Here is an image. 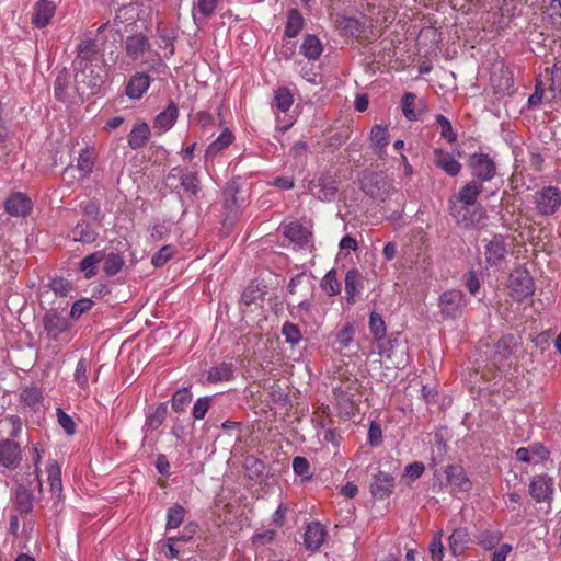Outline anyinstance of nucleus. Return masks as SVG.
Segmentation results:
<instances>
[{"label":"nucleus","mask_w":561,"mask_h":561,"mask_svg":"<svg viewBox=\"0 0 561 561\" xmlns=\"http://www.w3.org/2000/svg\"><path fill=\"white\" fill-rule=\"evenodd\" d=\"M516 344L515 337L511 334L502 336L495 344L493 348V354L491 356V360L494 366L500 367L504 364L514 352Z\"/></svg>","instance_id":"obj_20"},{"label":"nucleus","mask_w":561,"mask_h":561,"mask_svg":"<svg viewBox=\"0 0 561 561\" xmlns=\"http://www.w3.org/2000/svg\"><path fill=\"white\" fill-rule=\"evenodd\" d=\"M22 460L20 444L11 438L0 440V463L8 469H15Z\"/></svg>","instance_id":"obj_11"},{"label":"nucleus","mask_w":561,"mask_h":561,"mask_svg":"<svg viewBox=\"0 0 561 561\" xmlns=\"http://www.w3.org/2000/svg\"><path fill=\"white\" fill-rule=\"evenodd\" d=\"M151 84V78L146 72H136L128 80L125 93L129 99L138 100L147 92Z\"/></svg>","instance_id":"obj_19"},{"label":"nucleus","mask_w":561,"mask_h":561,"mask_svg":"<svg viewBox=\"0 0 561 561\" xmlns=\"http://www.w3.org/2000/svg\"><path fill=\"white\" fill-rule=\"evenodd\" d=\"M434 164L449 176H456L461 171V163L454 156L440 148L433 151Z\"/></svg>","instance_id":"obj_17"},{"label":"nucleus","mask_w":561,"mask_h":561,"mask_svg":"<svg viewBox=\"0 0 561 561\" xmlns=\"http://www.w3.org/2000/svg\"><path fill=\"white\" fill-rule=\"evenodd\" d=\"M283 233L287 239L299 247H304L309 242L310 232L297 221L286 225Z\"/></svg>","instance_id":"obj_32"},{"label":"nucleus","mask_w":561,"mask_h":561,"mask_svg":"<svg viewBox=\"0 0 561 561\" xmlns=\"http://www.w3.org/2000/svg\"><path fill=\"white\" fill-rule=\"evenodd\" d=\"M369 330L374 341H381L386 336V323L381 316L377 312H371L369 317Z\"/></svg>","instance_id":"obj_46"},{"label":"nucleus","mask_w":561,"mask_h":561,"mask_svg":"<svg viewBox=\"0 0 561 561\" xmlns=\"http://www.w3.org/2000/svg\"><path fill=\"white\" fill-rule=\"evenodd\" d=\"M401 106L403 115L409 121H416L426 110L425 101L417 100L416 95L412 92L404 93L401 100Z\"/></svg>","instance_id":"obj_22"},{"label":"nucleus","mask_w":561,"mask_h":561,"mask_svg":"<svg viewBox=\"0 0 561 561\" xmlns=\"http://www.w3.org/2000/svg\"><path fill=\"white\" fill-rule=\"evenodd\" d=\"M282 334L285 337V342L291 346H296L302 340V333L299 327L293 322L286 321L282 327Z\"/></svg>","instance_id":"obj_47"},{"label":"nucleus","mask_w":561,"mask_h":561,"mask_svg":"<svg viewBox=\"0 0 561 561\" xmlns=\"http://www.w3.org/2000/svg\"><path fill=\"white\" fill-rule=\"evenodd\" d=\"M34 496L31 490L25 486H19L15 490L13 505L20 514H30L34 507Z\"/></svg>","instance_id":"obj_29"},{"label":"nucleus","mask_w":561,"mask_h":561,"mask_svg":"<svg viewBox=\"0 0 561 561\" xmlns=\"http://www.w3.org/2000/svg\"><path fill=\"white\" fill-rule=\"evenodd\" d=\"M430 552L433 561H442L444 556V547L442 543V533L436 534L431 543H430Z\"/></svg>","instance_id":"obj_60"},{"label":"nucleus","mask_w":561,"mask_h":561,"mask_svg":"<svg viewBox=\"0 0 561 561\" xmlns=\"http://www.w3.org/2000/svg\"><path fill=\"white\" fill-rule=\"evenodd\" d=\"M466 305L465 294L457 289L444 291L438 299V306L444 318H458Z\"/></svg>","instance_id":"obj_8"},{"label":"nucleus","mask_w":561,"mask_h":561,"mask_svg":"<svg viewBox=\"0 0 561 561\" xmlns=\"http://www.w3.org/2000/svg\"><path fill=\"white\" fill-rule=\"evenodd\" d=\"M217 4L218 0H195L192 12L195 23L205 22L214 14Z\"/></svg>","instance_id":"obj_34"},{"label":"nucleus","mask_w":561,"mask_h":561,"mask_svg":"<svg viewBox=\"0 0 561 561\" xmlns=\"http://www.w3.org/2000/svg\"><path fill=\"white\" fill-rule=\"evenodd\" d=\"M533 203L540 216H554L561 207V190L553 185L543 186L534 193Z\"/></svg>","instance_id":"obj_3"},{"label":"nucleus","mask_w":561,"mask_h":561,"mask_svg":"<svg viewBox=\"0 0 561 561\" xmlns=\"http://www.w3.org/2000/svg\"><path fill=\"white\" fill-rule=\"evenodd\" d=\"M211 398H198L192 409V415L195 420H203L210 408Z\"/></svg>","instance_id":"obj_53"},{"label":"nucleus","mask_w":561,"mask_h":561,"mask_svg":"<svg viewBox=\"0 0 561 561\" xmlns=\"http://www.w3.org/2000/svg\"><path fill=\"white\" fill-rule=\"evenodd\" d=\"M300 53L308 60H318L323 53V45L318 36L307 34L301 43Z\"/></svg>","instance_id":"obj_30"},{"label":"nucleus","mask_w":561,"mask_h":561,"mask_svg":"<svg viewBox=\"0 0 561 561\" xmlns=\"http://www.w3.org/2000/svg\"><path fill=\"white\" fill-rule=\"evenodd\" d=\"M20 398L27 407L34 408L41 403L43 396L37 386H31L21 391Z\"/></svg>","instance_id":"obj_49"},{"label":"nucleus","mask_w":561,"mask_h":561,"mask_svg":"<svg viewBox=\"0 0 561 561\" xmlns=\"http://www.w3.org/2000/svg\"><path fill=\"white\" fill-rule=\"evenodd\" d=\"M151 48L149 38L142 33L127 36L124 42L126 56L133 61L140 59Z\"/></svg>","instance_id":"obj_14"},{"label":"nucleus","mask_w":561,"mask_h":561,"mask_svg":"<svg viewBox=\"0 0 561 561\" xmlns=\"http://www.w3.org/2000/svg\"><path fill=\"white\" fill-rule=\"evenodd\" d=\"M363 288V277L358 270L352 268L347 271L345 275V293L346 300L348 304L353 305L356 301V296L359 294Z\"/></svg>","instance_id":"obj_27"},{"label":"nucleus","mask_w":561,"mask_h":561,"mask_svg":"<svg viewBox=\"0 0 561 561\" xmlns=\"http://www.w3.org/2000/svg\"><path fill=\"white\" fill-rule=\"evenodd\" d=\"M507 249L502 236H495L485 247V259L490 265L501 264L506 255Z\"/></svg>","instance_id":"obj_24"},{"label":"nucleus","mask_w":561,"mask_h":561,"mask_svg":"<svg viewBox=\"0 0 561 561\" xmlns=\"http://www.w3.org/2000/svg\"><path fill=\"white\" fill-rule=\"evenodd\" d=\"M381 442H382L381 427L377 422L373 421L370 423L369 430H368V443L370 444V446L377 447L381 444Z\"/></svg>","instance_id":"obj_61"},{"label":"nucleus","mask_w":561,"mask_h":561,"mask_svg":"<svg viewBox=\"0 0 561 561\" xmlns=\"http://www.w3.org/2000/svg\"><path fill=\"white\" fill-rule=\"evenodd\" d=\"M234 379V365L232 363L222 362L211 366L207 371V381L210 383H219L231 381Z\"/></svg>","instance_id":"obj_26"},{"label":"nucleus","mask_w":561,"mask_h":561,"mask_svg":"<svg viewBox=\"0 0 561 561\" xmlns=\"http://www.w3.org/2000/svg\"><path fill=\"white\" fill-rule=\"evenodd\" d=\"M355 329L353 324H345L336 334V343L340 351L348 348L354 341Z\"/></svg>","instance_id":"obj_50"},{"label":"nucleus","mask_w":561,"mask_h":561,"mask_svg":"<svg viewBox=\"0 0 561 561\" xmlns=\"http://www.w3.org/2000/svg\"><path fill=\"white\" fill-rule=\"evenodd\" d=\"M150 138V129L146 123L136 124L128 134V146L131 149L142 148Z\"/></svg>","instance_id":"obj_33"},{"label":"nucleus","mask_w":561,"mask_h":561,"mask_svg":"<svg viewBox=\"0 0 561 561\" xmlns=\"http://www.w3.org/2000/svg\"><path fill=\"white\" fill-rule=\"evenodd\" d=\"M363 191L373 198L383 201L393 190L392 185L380 174H371L362 183Z\"/></svg>","instance_id":"obj_13"},{"label":"nucleus","mask_w":561,"mask_h":561,"mask_svg":"<svg viewBox=\"0 0 561 561\" xmlns=\"http://www.w3.org/2000/svg\"><path fill=\"white\" fill-rule=\"evenodd\" d=\"M550 23L561 31V0H551L547 7Z\"/></svg>","instance_id":"obj_52"},{"label":"nucleus","mask_w":561,"mask_h":561,"mask_svg":"<svg viewBox=\"0 0 561 561\" xmlns=\"http://www.w3.org/2000/svg\"><path fill=\"white\" fill-rule=\"evenodd\" d=\"M104 259V251H95L85 257H83L79 264V270L84 274L87 279L92 278L96 275L98 264Z\"/></svg>","instance_id":"obj_35"},{"label":"nucleus","mask_w":561,"mask_h":561,"mask_svg":"<svg viewBox=\"0 0 561 561\" xmlns=\"http://www.w3.org/2000/svg\"><path fill=\"white\" fill-rule=\"evenodd\" d=\"M435 119L440 127V136L444 139H446L449 144L456 142L457 134L454 131L449 119L442 114L436 115Z\"/></svg>","instance_id":"obj_51"},{"label":"nucleus","mask_w":561,"mask_h":561,"mask_svg":"<svg viewBox=\"0 0 561 561\" xmlns=\"http://www.w3.org/2000/svg\"><path fill=\"white\" fill-rule=\"evenodd\" d=\"M394 489V479L387 472H378L374 477L370 490L374 497L383 500L390 496Z\"/></svg>","instance_id":"obj_21"},{"label":"nucleus","mask_w":561,"mask_h":561,"mask_svg":"<svg viewBox=\"0 0 561 561\" xmlns=\"http://www.w3.org/2000/svg\"><path fill=\"white\" fill-rule=\"evenodd\" d=\"M32 208L31 198L21 192L12 193L4 202L5 211L13 217H25Z\"/></svg>","instance_id":"obj_12"},{"label":"nucleus","mask_w":561,"mask_h":561,"mask_svg":"<svg viewBox=\"0 0 561 561\" xmlns=\"http://www.w3.org/2000/svg\"><path fill=\"white\" fill-rule=\"evenodd\" d=\"M178 116L179 110L176 104L170 102L169 105L156 116L153 127L167 131L173 127Z\"/></svg>","instance_id":"obj_28"},{"label":"nucleus","mask_w":561,"mask_h":561,"mask_svg":"<svg viewBox=\"0 0 561 561\" xmlns=\"http://www.w3.org/2000/svg\"><path fill=\"white\" fill-rule=\"evenodd\" d=\"M551 85L550 90L553 93H561V60L557 61L551 70Z\"/></svg>","instance_id":"obj_63"},{"label":"nucleus","mask_w":561,"mask_h":561,"mask_svg":"<svg viewBox=\"0 0 561 561\" xmlns=\"http://www.w3.org/2000/svg\"><path fill=\"white\" fill-rule=\"evenodd\" d=\"M103 262V270L107 276L116 275L125 264L124 259L119 254L113 252L108 254L104 253Z\"/></svg>","instance_id":"obj_44"},{"label":"nucleus","mask_w":561,"mask_h":561,"mask_svg":"<svg viewBox=\"0 0 561 561\" xmlns=\"http://www.w3.org/2000/svg\"><path fill=\"white\" fill-rule=\"evenodd\" d=\"M333 396L340 419L348 421L354 417L358 407L353 398V393L341 387H336L333 389Z\"/></svg>","instance_id":"obj_10"},{"label":"nucleus","mask_w":561,"mask_h":561,"mask_svg":"<svg viewBox=\"0 0 561 561\" xmlns=\"http://www.w3.org/2000/svg\"><path fill=\"white\" fill-rule=\"evenodd\" d=\"M192 399L193 394L190 389L185 387L181 388L173 393L171 398V407L175 412L181 413L191 403Z\"/></svg>","instance_id":"obj_41"},{"label":"nucleus","mask_w":561,"mask_h":561,"mask_svg":"<svg viewBox=\"0 0 561 561\" xmlns=\"http://www.w3.org/2000/svg\"><path fill=\"white\" fill-rule=\"evenodd\" d=\"M327 537L324 527L319 522L309 523L304 534V543L307 550L316 552L323 545Z\"/></svg>","instance_id":"obj_16"},{"label":"nucleus","mask_w":561,"mask_h":561,"mask_svg":"<svg viewBox=\"0 0 561 561\" xmlns=\"http://www.w3.org/2000/svg\"><path fill=\"white\" fill-rule=\"evenodd\" d=\"M445 473L453 492H467L471 489V481L462 467L449 465L445 469Z\"/></svg>","instance_id":"obj_18"},{"label":"nucleus","mask_w":561,"mask_h":561,"mask_svg":"<svg viewBox=\"0 0 561 561\" xmlns=\"http://www.w3.org/2000/svg\"><path fill=\"white\" fill-rule=\"evenodd\" d=\"M165 184L171 190L182 188L190 196H197L201 191V181L198 173L194 171H185L181 167L172 168L167 178Z\"/></svg>","instance_id":"obj_4"},{"label":"nucleus","mask_w":561,"mask_h":561,"mask_svg":"<svg viewBox=\"0 0 561 561\" xmlns=\"http://www.w3.org/2000/svg\"><path fill=\"white\" fill-rule=\"evenodd\" d=\"M173 255V249L171 245L162 247L157 253H154L151 257V263L156 267H160L164 265Z\"/></svg>","instance_id":"obj_57"},{"label":"nucleus","mask_w":561,"mask_h":561,"mask_svg":"<svg viewBox=\"0 0 561 561\" xmlns=\"http://www.w3.org/2000/svg\"><path fill=\"white\" fill-rule=\"evenodd\" d=\"M554 493L553 479L547 474L535 476L529 483V494L537 503H551Z\"/></svg>","instance_id":"obj_9"},{"label":"nucleus","mask_w":561,"mask_h":561,"mask_svg":"<svg viewBox=\"0 0 561 561\" xmlns=\"http://www.w3.org/2000/svg\"><path fill=\"white\" fill-rule=\"evenodd\" d=\"M483 186L480 182L472 180L466 183L457 194L448 199V210L457 224L463 227H472L482 217V208H477L476 204Z\"/></svg>","instance_id":"obj_2"},{"label":"nucleus","mask_w":561,"mask_h":561,"mask_svg":"<svg viewBox=\"0 0 561 561\" xmlns=\"http://www.w3.org/2000/svg\"><path fill=\"white\" fill-rule=\"evenodd\" d=\"M321 288L329 296H337L341 293V283L336 277V271L330 270L321 279Z\"/></svg>","instance_id":"obj_45"},{"label":"nucleus","mask_w":561,"mask_h":561,"mask_svg":"<svg viewBox=\"0 0 561 561\" xmlns=\"http://www.w3.org/2000/svg\"><path fill=\"white\" fill-rule=\"evenodd\" d=\"M49 288L56 294V295H59L61 297H66L68 295H70V293L72 291L73 287H72V284L65 279V278H54L50 283H49Z\"/></svg>","instance_id":"obj_54"},{"label":"nucleus","mask_w":561,"mask_h":561,"mask_svg":"<svg viewBox=\"0 0 561 561\" xmlns=\"http://www.w3.org/2000/svg\"><path fill=\"white\" fill-rule=\"evenodd\" d=\"M468 167L471 175L481 184L491 181L496 174V165L486 153H472L468 159Z\"/></svg>","instance_id":"obj_7"},{"label":"nucleus","mask_w":561,"mask_h":561,"mask_svg":"<svg viewBox=\"0 0 561 561\" xmlns=\"http://www.w3.org/2000/svg\"><path fill=\"white\" fill-rule=\"evenodd\" d=\"M185 517V508L180 504L170 506L167 511L165 529H176L183 523Z\"/></svg>","instance_id":"obj_40"},{"label":"nucleus","mask_w":561,"mask_h":561,"mask_svg":"<svg viewBox=\"0 0 561 561\" xmlns=\"http://www.w3.org/2000/svg\"><path fill=\"white\" fill-rule=\"evenodd\" d=\"M237 194V187L230 186L225 191V207L232 214H236L240 207L238 204Z\"/></svg>","instance_id":"obj_58"},{"label":"nucleus","mask_w":561,"mask_h":561,"mask_svg":"<svg viewBox=\"0 0 561 561\" xmlns=\"http://www.w3.org/2000/svg\"><path fill=\"white\" fill-rule=\"evenodd\" d=\"M511 296L518 301L531 296L535 290L534 280L525 268H515L510 274Z\"/></svg>","instance_id":"obj_6"},{"label":"nucleus","mask_w":561,"mask_h":561,"mask_svg":"<svg viewBox=\"0 0 561 561\" xmlns=\"http://www.w3.org/2000/svg\"><path fill=\"white\" fill-rule=\"evenodd\" d=\"M168 414V405L165 402H160L147 414L146 422L142 427L145 437L157 431L165 421Z\"/></svg>","instance_id":"obj_23"},{"label":"nucleus","mask_w":561,"mask_h":561,"mask_svg":"<svg viewBox=\"0 0 561 561\" xmlns=\"http://www.w3.org/2000/svg\"><path fill=\"white\" fill-rule=\"evenodd\" d=\"M370 141L375 148H385L389 144V133L387 127L375 125L370 131Z\"/></svg>","instance_id":"obj_48"},{"label":"nucleus","mask_w":561,"mask_h":561,"mask_svg":"<svg viewBox=\"0 0 561 561\" xmlns=\"http://www.w3.org/2000/svg\"><path fill=\"white\" fill-rule=\"evenodd\" d=\"M72 240L82 243H92L96 240L98 232L85 221H79L71 231Z\"/></svg>","instance_id":"obj_37"},{"label":"nucleus","mask_w":561,"mask_h":561,"mask_svg":"<svg viewBox=\"0 0 561 561\" xmlns=\"http://www.w3.org/2000/svg\"><path fill=\"white\" fill-rule=\"evenodd\" d=\"M305 20L297 9H290L287 12V21L285 25V35L287 37H296L302 30Z\"/></svg>","instance_id":"obj_38"},{"label":"nucleus","mask_w":561,"mask_h":561,"mask_svg":"<svg viewBox=\"0 0 561 561\" xmlns=\"http://www.w3.org/2000/svg\"><path fill=\"white\" fill-rule=\"evenodd\" d=\"M425 470V467L422 462H412V463H409L405 469H404V473H405V477H408L411 481H415L416 479H419L423 472Z\"/></svg>","instance_id":"obj_64"},{"label":"nucleus","mask_w":561,"mask_h":561,"mask_svg":"<svg viewBox=\"0 0 561 561\" xmlns=\"http://www.w3.org/2000/svg\"><path fill=\"white\" fill-rule=\"evenodd\" d=\"M89 374L90 363L85 358H80L76 365L73 380L77 383L78 388L87 394L90 391Z\"/></svg>","instance_id":"obj_36"},{"label":"nucleus","mask_w":561,"mask_h":561,"mask_svg":"<svg viewBox=\"0 0 561 561\" xmlns=\"http://www.w3.org/2000/svg\"><path fill=\"white\" fill-rule=\"evenodd\" d=\"M56 12V5L49 0H39L33 5L32 24L37 28L47 26Z\"/></svg>","instance_id":"obj_15"},{"label":"nucleus","mask_w":561,"mask_h":561,"mask_svg":"<svg viewBox=\"0 0 561 561\" xmlns=\"http://www.w3.org/2000/svg\"><path fill=\"white\" fill-rule=\"evenodd\" d=\"M96 159L95 148L92 146H85L80 150L77 160V169L80 172L82 179H87L91 175Z\"/></svg>","instance_id":"obj_25"},{"label":"nucleus","mask_w":561,"mask_h":561,"mask_svg":"<svg viewBox=\"0 0 561 561\" xmlns=\"http://www.w3.org/2000/svg\"><path fill=\"white\" fill-rule=\"evenodd\" d=\"M468 541V531L463 528H458L449 536V549L454 556H459L465 550Z\"/></svg>","instance_id":"obj_39"},{"label":"nucleus","mask_w":561,"mask_h":561,"mask_svg":"<svg viewBox=\"0 0 561 561\" xmlns=\"http://www.w3.org/2000/svg\"><path fill=\"white\" fill-rule=\"evenodd\" d=\"M99 49L95 39L87 38L80 42L77 47V56L73 60L75 82L78 91L85 92L90 89L91 94H95L103 83L101 69L96 71L93 61L98 59Z\"/></svg>","instance_id":"obj_1"},{"label":"nucleus","mask_w":561,"mask_h":561,"mask_svg":"<svg viewBox=\"0 0 561 561\" xmlns=\"http://www.w3.org/2000/svg\"><path fill=\"white\" fill-rule=\"evenodd\" d=\"M234 140L232 131L226 128L206 149V158L214 159L227 149Z\"/></svg>","instance_id":"obj_31"},{"label":"nucleus","mask_w":561,"mask_h":561,"mask_svg":"<svg viewBox=\"0 0 561 561\" xmlns=\"http://www.w3.org/2000/svg\"><path fill=\"white\" fill-rule=\"evenodd\" d=\"M68 80L67 77L58 76L54 83V95L58 101H65L67 96Z\"/></svg>","instance_id":"obj_62"},{"label":"nucleus","mask_w":561,"mask_h":561,"mask_svg":"<svg viewBox=\"0 0 561 561\" xmlns=\"http://www.w3.org/2000/svg\"><path fill=\"white\" fill-rule=\"evenodd\" d=\"M93 306V301L90 298H82L77 300L70 310V317L72 319L80 318L84 312L89 311Z\"/></svg>","instance_id":"obj_56"},{"label":"nucleus","mask_w":561,"mask_h":561,"mask_svg":"<svg viewBox=\"0 0 561 561\" xmlns=\"http://www.w3.org/2000/svg\"><path fill=\"white\" fill-rule=\"evenodd\" d=\"M43 328L49 347L51 343L61 341L62 336L69 332L71 323L62 314L56 311H49L43 317Z\"/></svg>","instance_id":"obj_5"},{"label":"nucleus","mask_w":561,"mask_h":561,"mask_svg":"<svg viewBox=\"0 0 561 561\" xmlns=\"http://www.w3.org/2000/svg\"><path fill=\"white\" fill-rule=\"evenodd\" d=\"M293 470L295 474L299 477H305L306 479H309L311 477L310 474V465L307 458L297 456L293 459Z\"/></svg>","instance_id":"obj_55"},{"label":"nucleus","mask_w":561,"mask_h":561,"mask_svg":"<svg viewBox=\"0 0 561 561\" xmlns=\"http://www.w3.org/2000/svg\"><path fill=\"white\" fill-rule=\"evenodd\" d=\"M293 103H294V98L288 88L282 87L275 91L274 106L278 111H280L283 113L288 112L289 108L291 107Z\"/></svg>","instance_id":"obj_43"},{"label":"nucleus","mask_w":561,"mask_h":561,"mask_svg":"<svg viewBox=\"0 0 561 561\" xmlns=\"http://www.w3.org/2000/svg\"><path fill=\"white\" fill-rule=\"evenodd\" d=\"M56 413H57V419H58L59 425L64 428V431L68 435H72L76 431V424H75L72 417L69 414H67L64 410H61L60 408L57 409Z\"/></svg>","instance_id":"obj_59"},{"label":"nucleus","mask_w":561,"mask_h":561,"mask_svg":"<svg viewBox=\"0 0 561 561\" xmlns=\"http://www.w3.org/2000/svg\"><path fill=\"white\" fill-rule=\"evenodd\" d=\"M48 471V481L50 485L51 493L59 501L62 492V483H61V472L60 468L56 462H51L47 469Z\"/></svg>","instance_id":"obj_42"}]
</instances>
